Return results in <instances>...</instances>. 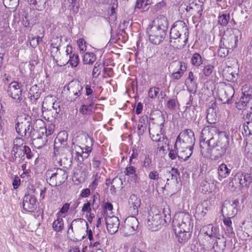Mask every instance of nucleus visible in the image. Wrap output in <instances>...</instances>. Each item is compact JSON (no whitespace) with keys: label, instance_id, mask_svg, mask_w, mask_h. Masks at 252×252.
<instances>
[{"label":"nucleus","instance_id":"nucleus-1","mask_svg":"<svg viewBox=\"0 0 252 252\" xmlns=\"http://www.w3.org/2000/svg\"><path fill=\"white\" fill-rule=\"evenodd\" d=\"M195 141L194 132L190 129H185L179 133L174 145L179 153V159L187 160L192 155Z\"/></svg>","mask_w":252,"mask_h":252},{"label":"nucleus","instance_id":"nucleus-2","mask_svg":"<svg viewBox=\"0 0 252 252\" xmlns=\"http://www.w3.org/2000/svg\"><path fill=\"white\" fill-rule=\"evenodd\" d=\"M208 132L211 140L214 142L213 147L217 152L215 157L213 158L214 161L221 158L226 153L229 146V138L224 132L220 131L214 126H208Z\"/></svg>","mask_w":252,"mask_h":252},{"label":"nucleus","instance_id":"nucleus-3","mask_svg":"<svg viewBox=\"0 0 252 252\" xmlns=\"http://www.w3.org/2000/svg\"><path fill=\"white\" fill-rule=\"evenodd\" d=\"M190 216L188 214L181 213L173 221V230L178 241L181 244L186 243L190 237V234L187 231L189 223Z\"/></svg>","mask_w":252,"mask_h":252},{"label":"nucleus","instance_id":"nucleus-4","mask_svg":"<svg viewBox=\"0 0 252 252\" xmlns=\"http://www.w3.org/2000/svg\"><path fill=\"white\" fill-rule=\"evenodd\" d=\"M23 143L24 140L22 138H16L14 140L11 151L15 160L19 163H22L25 159V157L30 159L33 157L31 149L28 146L24 145Z\"/></svg>","mask_w":252,"mask_h":252},{"label":"nucleus","instance_id":"nucleus-5","mask_svg":"<svg viewBox=\"0 0 252 252\" xmlns=\"http://www.w3.org/2000/svg\"><path fill=\"white\" fill-rule=\"evenodd\" d=\"M208 129V127H204L201 133L200 139V154L204 158L210 159L211 160L214 161L213 158L215 157V155L212 154V150L214 149L213 147L214 142L213 140H211Z\"/></svg>","mask_w":252,"mask_h":252},{"label":"nucleus","instance_id":"nucleus-6","mask_svg":"<svg viewBox=\"0 0 252 252\" xmlns=\"http://www.w3.org/2000/svg\"><path fill=\"white\" fill-rule=\"evenodd\" d=\"M46 180L52 187L59 186L63 184L68 178L66 170L61 168H54L48 169L45 173Z\"/></svg>","mask_w":252,"mask_h":252},{"label":"nucleus","instance_id":"nucleus-7","mask_svg":"<svg viewBox=\"0 0 252 252\" xmlns=\"http://www.w3.org/2000/svg\"><path fill=\"white\" fill-rule=\"evenodd\" d=\"M16 124L17 133L22 137H32V117L27 114H23L17 117Z\"/></svg>","mask_w":252,"mask_h":252},{"label":"nucleus","instance_id":"nucleus-8","mask_svg":"<svg viewBox=\"0 0 252 252\" xmlns=\"http://www.w3.org/2000/svg\"><path fill=\"white\" fill-rule=\"evenodd\" d=\"M181 6L190 15H192V20L194 23L198 22L201 20L202 16L204 5L202 2L197 3L193 1L189 5L182 4Z\"/></svg>","mask_w":252,"mask_h":252},{"label":"nucleus","instance_id":"nucleus-9","mask_svg":"<svg viewBox=\"0 0 252 252\" xmlns=\"http://www.w3.org/2000/svg\"><path fill=\"white\" fill-rule=\"evenodd\" d=\"M146 33L149 41L155 45H158L162 42L166 35V32L159 30L157 27L149 26L147 29Z\"/></svg>","mask_w":252,"mask_h":252},{"label":"nucleus","instance_id":"nucleus-10","mask_svg":"<svg viewBox=\"0 0 252 252\" xmlns=\"http://www.w3.org/2000/svg\"><path fill=\"white\" fill-rule=\"evenodd\" d=\"M52 105L47 106L45 101L43 102L42 106V115L44 118L49 122H54L60 111L59 105L54 102L51 103Z\"/></svg>","mask_w":252,"mask_h":252},{"label":"nucleus","instance_id":"nucleus-11","mask_svg":"<svg viewBox=\"0 0 252 252\" xmlns=\"http://www.w3.org/2000/svg\"><path fill=\"white\" fill-rule=\"evenodd\" d=\"M83 89L79 81L76 80L70 82L67 86V100L70 102L75 101L81 95Z\"/></svg>","mask_w":252,"mask_h":252},{"label":"nucleus","instance_id":"nucleus-12","mask_svg":"<svg viewBox=\"0 0 252 252\" xmlns=\"http://www.w3.org/2000/svg\"><path fill=\"white\" fill-rule=\"evenodd\" d=\"M138 223L137 219L134 216L128 217L125 220L124 224L120 230L125 236H129L134 233L137 229Z\"/></svg>","mask_w":252,"mask_h":252},{"label":"nucleus","instance_id":"nucleus-13","mask_svg":"<svg viewBox=\"0 0 252 252\" xmlns=\"http://www.w3.org/2000/svg\"><path fill=\"white\" fill-rule=\"evenodd\" d=\"M189 29L186 24L183 21L175 22L170 30V37L186 36L189 37Z\"/></svg>","mask_w":252,"mask_h":252},{"label":"nucleus","instance_id":"nucleus-14","mask_svg":"<svg viewBox=\"0 0 252 252\" xmlns=\"http://www.w3.org/2000/svg\"><path fill=\"white\" fill-rule=\"evenodd\" d=\"M234 180L240 187L249 188L252 183V174L251 172L240 171L235 175Z\"/></svg>","mask_w":252,"mask_h":252},{"label":"nucleus","instance_id":"nucleus-15","mask_svg":"<svg viewBox=\"0 0 252 252\" xmlns=\"http://www.w3.org/2000/svg\"><path fill=\"white\" fill-rule=\"evenodd\" d=\"M7 93L8 95L16 100L17 103H21L23 98L22 97V89L20 84L17 82H12L8 86Z\"/></svg>","mask_w":252,"mask_h":252},{"label":"nucleus","instance_id":"nucleus-16","mask_svg":"<svg viewBox=\"0 0 252 252\" xmlns=\"http://www.w3.org/2000/svg\"><path fill=\"white\" fill-rule=\"evenodd\" d=\"M223 44L226 48L233 50L237 46L238 37L236 36L233 31H227L222 37Z\"/></svg>","mask_w":252,"mask_h":252},{"label":"nucleus","instance_id":"nucleus-17","mask_svg":"<svg viewBox=\"0 0 252 252\" xmlns=\"http://www.w3.org/2000/svg\"><path fill=\"white\" fill-rule=\"evenodd\" d=\"M37 200L34 195L25 194L23 201L24 209L28 212H33L37 208Z\"/></svg>","mask_w":252,"mask_h":252},{"label":"nucleus","instance_id":"nucleus-18","mask_svg":"<svg viewBox=\"0 0 252 252\" xmlns=\"http://www.w3.org/2000/svg\"><path fill=\"white\" fill-rule=\"evenodd\" d=\"M68 133L66 131H61L57 135L54 141V148H58L60 151H63L67 145Z\"/></svg>","mask_w":252,"mask_h":252},{"label":"nucleus","instance_id":"nucleus-19","mask_svg":"<svg viewBox=\"0 0 252 252\" xmlns=\"http://www.w3.org/2000/svg\"><path fill=\"white\" fill-rule=\"evenodd\" d=\"M211 201L208 200H204L199 203L195 209V217L198 218V219L204 217L211 209Z\"/></svg>","mask_w":252,"mask_h":252},{"label":"nucleus","instance_id":"nucleus-20","mask_svg":"<svg viewBox=\"0 0 252 252\" xmlns=\"http://www.w3.org/2000/svg\"><path fill=\"white\" fill-rule=\"evenodd\" d=\"M163 124L153 125L149 127V131L151 139L153 141L160 142L161 139H163V135L162 133Z\"/></svg>","mask_w":252,"mask_h":252},{"label":"nucleus","instance_id":"nucleus-21","mask_svg":"<svg viewBox=\"0 0 252 252\" xmlns=\"http://www.w3.org/2000/svg\"><path fill=\"white\" fill-rule=\"evenodd\" d=\"M32 137L37 136V134L44 135L46 132V127L44 122L40 119L32 118Z\"/></svg>","mask_w":252,"mask_h":252},{"label":"nucleus","instance_id":"nucleus-22","mask_svg":"<svg viewBox=\"0 0 252 252\" xmlns=\"http://www.w3.org/2000/svg\"><path fill=\"white\" fill-rule=\"evenodd\" d=\"M128 213L131 216H136L138 214V208L141 205V200L136 195L132 194L128 200Z\"/></svg>","mask_w":252,"mask_h":252},{"label":"nucleus","instance_id":"nucleus-23","mask_svg":"<svg viewBox=\"0 0 252 252\" xmlns=\"http://www.w3.org/2000/svg\"><path fill=\"white\" fill-rule=\"evenodd\" d=\"M202 231L210 240H214L215 239L221 236L219 227L214 226L212 224L204 225L202 228Z\"/></svg>","mask_w":252,"mask_h":252},{"label":"nucleus","instance_id":"nucleus-24","mask_svg":"<svg viewBox=\"0 0 252 252\" xmlns=\"http://www.w3.org/2000/svg\"><path fill=\"white\" fill-rule=\"evenodd\" d=\"M161 221V216L160 214L156 213L152 216L150 215L148 219L147 226L152 231H156L159 228Z\"/></svg>","mask_w":252,"mask_h":252},{"label":"nucleus","instance_id":"nucleus-25","mask_svg":"<svg viewBox=\"0 0 252 252\" xmlns=\"http://www.w3.org/2000/svg\"><path fill=\"white\" fill-rule=\"evenodd\" d=\"M234 94V88L231 86L225 85L219 92V95L223 103H229Z\"/></svg>","mask_w":252,"mask_h":252},{"label":"nucleus","instance_id":"nucleus-26","mask_svg":"<svg viewBox=\"0 0 252 252\" xmlns=\"http://www.w3.org/2000/svg\"><path fill=\"white\" fill-rule=\"evenodd\" d=\"M63 151H61L63 152L62 154V158L58 161L61 166H63V168L67 169L72 164V153L69 149H64Z\"/></svg>","mask_w":252,"mask_h":252},{"label":"nucleus","instance_id":"nucleus-27","mask_svg":"<svg viewBox=\"0 0 252 252\" xmlns=\"http://www.w3.org/2000/svg\"><path fill=\"white\" fill-rule=\"evenodd\" d=\"M189 37L186 36H177V37H170V45L174 49H180L183 48L187 44Z\"/></svg>","mask_w":252,"mask_h":252},{"label":"nucleus","instance_id":"nucleus-28","mask_svg":"<svg viewBox=\"0 0 252 252\" xmlns=\"http://www.w3.org/2000/svg\"><path fill=\"white\" fill-rule=\"evenodd\" d=\"M62 36L60 37L56 36L53 37L51 40L52 43H51V55L54 61L55 60V57L59 55L60 54L59 46L62 41Z\"/></svg>","mask_w":252,"mask_h":252},{"label":"nucleus","instance_id":"nucleus-29","mask_svg":"<svg viewBox=\"0 0 252 252\" xmlns=\"http://www.w3.org/2000/svg\"><path fill=\"white\" fill-rule=\"evenodd\" d=\"M213 241H215L213 246L212 249L215 252H223L225 249L226 246V240L223 236H220Z\"/></svg>","mask_w":252,"mask_h":252},{"label":"nucleus","instance_id":"nucleus-30","mask_svg":"<svg viewBox=\"0 0 252 252\" xmlns=\"http://www.w3.org/2000/svg\"><path fill=\"white\" fill-rule=\"evenodd\" d=\"M221 211L226 217L229 218H234L237 214L236 205L234 204H226L222 206Z\"/></svg>","mask_w":252,"mask_h":252},{"label":"nucleus","instance_id":"nucleus-31","mask_svg":"<svg viewBox=\"0 0 252 252\" xmlns=\"http://www.w3.org/2000/svg\"><path fill=\"white\" fill-rule=\"evenodd\" d=\"M178 70L171 74V78L172 80H179L187 70V64L182 62L178 63Z\"/></svg>","mask_w":252,"mask_h":252},{"label":"nucleus","instance_id":"nucleus-32","mask_svg":"<svg viewBox=\"0 0 252 252\" xmlns=\"http://www.w3.org/2000/svg\"><path fill=\"white\" fill-rule=\"evenodd\" d=\"M168 25V22L166 17L163 15H159L157 18L156 21L155 22V25L151 26L157 27L158 29L166 32Z\"/></svg>","mask_w":252,"mask_h":252},{"label":"nucleus","instance_id":"nucleus-33","mask_svg":"<svg viewBox=\"0 0 252 252\" xmlns=\"http://www.w3.org/2000/svg\"><path fill=\"white\" fill-rule=\"evenodd\" d=\"M200 190L203 193H209L215 189V186L212 182H209L207 178L202 181L200 186Z\"/></svg>","mask_w":252,"mask_h":252},{"label":"nucleus","instance_id":"nucleus-34","mask_svg":"<svg viewBox=\"0 0 252 252\" xmlns=\"http://www.w3.org/2000/svg\"><path fill=\"white\" fill-rule=\"evenodd\" d=\"M41 89L37 85H34L32 86L29 92V97L31 100H33L35 102L40 96L41 94Z\"/></svg>","mask_w":252,"mask_h":252},{"label":"nucleus","instance_id":"nucleus-35","mask_svg":"<svg viewBox=\"0 0 252 252\" xmlns=\"http://www.w3.org/2000/svg\"><path fill=\"white\" fill-rule=\"evenodd\" d=\"M44 135L37 134V136L30 137L32 140V144L35 148L41 149L46 143V137H43Z\"/></svg>","mask_w":252,"mask_h":252},{"label":"nucleus","instance_id":"nucleus-36","mask_svg":"<svg viewBox=\"0 0 252 252\" xmlns=\"http://www.w3.org/2000/svg\"><path fill=\"white\" fill-rule=\"evenodd\" d=\"M231 169H229L225 163H221L218 168V175L219 180L221 181L222 179L229 176Z\"/></svg>","mask_w":252,"mask_h":252},{"label":"nucleus","instance_id":"nucleus-37","mask_svg":"<svg viewBox=\"0 0 252 252\" xmlns=\"http://www.w3.org/2000/svg\"><path fill=\"white\" fill-rule=\"evenodd\" d=\"M152 2V0H136L135 8L139 9L140 12H145L149 9Z\"/></svg>","mask_w":252,"mask_h":252},{"label":"nucleus","instance_id":"nucleus-38","mask_svg":"<svg viewBox=\"0 0 252 252\" xmlns=\"http://www.w3.org/2000/svg\"><path fill=\"white\" fill-rule=\"evenodd\" d=\"M68 57L69 59L68 61H67V58L65 62L63 63L62 64L58 63V61H56V63H57V65L61 66L65 65L68 63H69L70 65H71L72 67L77 66L78 64L79 61V57L78 55L73 54V55H70Z\"/></svg>","mask_w":252,"mask_h":252},{"label":"nucleus","instance_id":"nucleus-39","mask_svg":"<svg viewBox=\"0 0 252 252\" xmlns=\"http://www.w3.org/2000/svg\"><path fill=\"white\" fill-rule=\"evenodd\" d=\"M251 100L249 98L241 96L239 101L236 103V106L239 110H245L250 107V101Z\"/></svg>","mask_w":252,"mask_h":252},{"label":"nucleus","instance_id":"nucleus-40","mask_svg":"<svg viewBox=\"0 0 252 252\" xmlns=\"http://www.w3.org/2000/svg\"><path fill=\"white\" fill-rule=\"evenodd\" d=\"M147 126L146 117H141L138 121L137 125V133L139 135H142L146 131Z\"/></svg>","mask_w":252,"mask_h":252},{"label":"nucleus","instance_id":"nucleus-41","mask_svg":"<svg viewBox=\"0 0 252 252\" xmlns=\"http://www.w3.org/2000/svg\"><path fill=\"white\" fill-rule=\"evenodd\" d=\"M52 228L57 232L61 231L64 228L63 219L58 218L57 220H55L52 224Z\"/></svg>","mask_w":252,"mask_h":252},{"label":"nucleus","instance_id":"nucleus-42","mask_svg":"<svg viewBox=\"0 0 252 252\" xmlns=\"http://www.w3.org/2000/svg\"><path fill=\"white\" fill-rule=\"evenodd\" d=\"M47 0H32L31 4L35 7V9L38 11H42L46 7Z\"/></svg>","mask_w":252,"mask_h":252},{"label":"nucleus","instance_id":"nucleus-43","mask_svg":"<svg viewBox=\"0 0 252 252\" xmlns=\"http://www.w3.org/2000/svg\"><path fill=\"white\" fill-rule=\"evenodd\" d=\"M120 225V220L117 217L111 216V234L118 231Z\"/></svg>","mask_w":252,"mask_h":252},{"label":"nucleus","instance_id":"nucleus-44","mask_svg":"<svg viewBox=\"0 0 252 252\" xmlns=\"http://www.w3.org/2000/svg\"><path fill=\"white\" fill-rule=\"evenodd\" d=\"M96 60V57L93 53H86L84 55L83 63L84 64L93 63Z\"/></svg>","mask_w":252,"mask_h":252},{"label":"nucleus","instance_id":"nucleus-45","mask_svg":"<svg viewBox=\"0 0 252 252\" xmlns=\"http://www.w3.org/2000/svg\"><path fill=\"white\" fill-rule=\"evenodd\" d=\"M241 90L242 96L252 99V88L250 85L246 84L243 86Z\"/></svg>","mask_w":252,"mask_h":252},{"label":"nucleus","instance_id":"nucleus-46","mask_svg":"<svg viewBox=\"0 0 252 252\" xmlns=\"http://www.w3.org/2000/svg\"><path fill=\"white\" fill-rule=\"evenodd\" d=\"M230 20L229 14H222L218 16V23L222 27H225Z\"/></svg>","mask_w":252,"mask_h":252},{"label":"nucleus","instance_id":"nucleus-47","mask_svg":"<svg viewBox=\"0 0 252 252\" xmlns=\"http://www.w3.org/2000/svg\"><path fill=\"white\" fill-rule=\"evenodd\" d=\"M94 105V103L92 102L89 104H83L81 106L79 109V112L83 115L90 114L92 112V107Z\"/></svg>","mask_w":252,"mask_h":252},{"label":"nucleus","instance_id":"nucleus-48","mask_svg":"<svg viewBox=\"0 0 252 252\" xmlns=\"http://www.w3.org/2000/svg\"><path fill=\"white\" fill-rule=\"evenodd\" d=\"M4 6L8 8L15 9L19 4V0H3Z\"/></svg>","mask_w":252,"mask_h":252},{"label":"nucleus","instance_id":"nucleus-49","mask_svg":"<svg viewBox=\"0 0 252 252\" xmlns=\"http://www.w3.org/2000/svg\"><path fill=\"white\" fill-rule=\"evenodd\" d=\"M191 63L194 66H200L203 63L201 55L198 53H194L191 58Z\"/></svg>","mask_w":252,"mask_h":252},{"label":"nucleus","instance_id":"nucleus-50","mask_svg":"<svg viewBox=\"0 0 252 252\" xmlns=\"http://www.w3.org/2000/svg\"><path fill=\"white\" fill-rule=\"evenodd\" d=\"M214 66L212 64H207L204 66L202 69L203 74L206 77H209L211 75L214 70Z\"/></svg>","mask_w":252,"mask_h":252},{"label":"nucleus","instance_id":"nucleus-51","mask_svg":"<svg viewBox=\"0 0 252 252\" xmlns=\"http://www.w3.org/2000/svg\"><path fill=\"white\" fill-rule=\"evenodd\" d=\"M103 208V215L105 217V223H106V228L107 229V230L109 231V230L108 226H109V224L108 223V218L109 217H107L108 213L107 212V210L110 211V202H106L104 204Z\"/></svg>","mask_w":252,"mask_h":252},{"label":"nucleus","instance_id":"nucleus-52","mask_svg":"<svg viewBox=\"0 0 252 252\" xmlns=\"http://www.w3.org/2000/svg\"><path fill=\"white\" fill-rule=\"evenodd\" d=\"M142 166L146 169L152 167L153 166L152 158L149 155H146L145 158L142 161Z\"/></svg>","mask_w":252,"mask_h":252},{"label":"nucleus","instance_id":"nucleus-53","mask_svg":"<svg viewBox=\"0 0 252 252\" xmlns=\"http://www.w3.org/2000/svg\"><path fill=\"white\" fill-rule=\"evenodd\" d=\"M124 172L125 175L126 176L134 175L136 177H137V175L136 174V168L129 163V165L126 167Z\"/></svg>","mask_w":252,"mask_h":252},{"label":"nucleus","instance_id":"nucleus-54","mask_svg":"<svg viewBox=\"0 0 252 252\" xmlns=\"http://www.w3.org/2000/svg\"><path fill=\"white\" fill-rule=\"evenodd\" d=\"M159 91V88L155 87H152L148 91V96L151 98H155L157 96Z\"/></svg>","mask_w":252,"mask_h":252},{"label":"nucleus","instance_id":"nucleus-55","mask_svg":"<svg viewBox=\"0 0 252 252\" xmlns=\"http://www.w3.org/2000/svg\"><path fill=\"white\" fill-rule=\"evenodd\" d=\"M9 29L4 27H0V38L1 40L4 39L9 36Z\"/></svg>","mask_w":252,"mask_h":252},{"label":"nucleus","instance_id":"nucleus-56","mask_svg":"<svg viewBox=\"0 0 252 252\" xmlns=\"http://www.w3.org/2000/svg\"><path fill=\"white\" fill-rule=\"evenodd\" d=\"M139 151L136 148H133L132 150V154L129 158V163L132 164L133 163L132 160L133 159H137L139 156Z\"/></svg>","mask_w":252,"mask_h":252},{"label":"nucleus","instance_id":"nucleus-57","mask_svg":"<svg viewBox=\"0 0 252 252\" xmlns=\"http://www.w3.org/2000/svg\"><path fill=\"white\" fill-rule=\"evenodd\" d=\"M169 174L171 175L172 180H177L180 175V172L177 168H172Z\"/></svg>","mask_w":252,"mask_h":252},{"label":"nucleus","instance_id":"nucleus-58","mask_svg":"<svg viewBox=\"0 0 252 252\" xmlns=\"http://www.w3.org/2000/svg\"><path fill=\"white\" fill-rule=\"evenodd\" d=\"M101 66L98 65L94 66L92 72V76L93 78H97L100 73Z\"/></svg>","mask_w":252,"mask_h":252},{"label":"nucleus","instance_id":"nucleus-59","mask_svg":"<svg viewBox=\"0 0 252 252\" xmlns=\"http://www.w3.org/2000/svg\"><path fill=\"white\" fill-rule=\"evenodd\" d=\"M148 177L151 180H158L159 177V173L156 170H153L149 172Z\"/></svg>","mask_w":252,"mask_h":252},{"label":"nucleus","instance_id":"nucleus-60","mask_svg":"<svg viewBox=\"0 0 252 252\" xmlns=\"http://www.w3.org/2000/svg\"><path fill=\"white\" fill-rule=\"evenodd\" d=\"M176 99H169V100H168L167 103V107L171 110L174 109L176 107Z\"/></svg>","mask_w":252,"mask_h":252},{"label":"nucleus","instance_id":"nucleus-61","mask_svg":"<svg viewBox=\"0 0 252 252\" xmlns=\"http://www.w3.org/2000/svg\"><path fill=\"white\" fill-rule=\"evenodd\" d=\"M29 39L30 40V45L32 47L35 48L38 45V41L35 40V36H33V35H32L31 36H29Z\"/></svg>","mask_w":252,"mask_h":252},{"label":"nucleus","instance_id":"nucleus-62","mask_svg":"<svg viewBox=\"0 0 252 252\" xmlns=\"http://www.w3.org/2000/svg\"><path fill=\"white\" fill-rule=\"evenodd\" d=\"M21 180L18 176H15L12 183V185L14 189H17L20 186Z\"/></svg>","mask_w":252,"mask_h":252},{"label":"nucleus","instance_id":"nucleus-63","mask_svg":"<svg viewBox=\"0 0 252 252\" xmlns=\"http://www.w3.org/2000/svg\"><path fill=\"white\" fill-rule=\"evenodd\" d=\"M225 233L229 237H233L235 236V233L233 227H226V229L225 230Z\"/></svg>","mask_w":252,"mask_h":252},{"label":"nucleus","instance_id":"nucleus-64","mask_svg":"<svg viewBox=\"0 0 252 252\" xmlns=\"http://www.w3.org/2000/svg\"><path fill=\"white\" fill-rule=\"evenodd\" d=\"M227 48H220L218 50V55L221 57H225L228 54Z\"/></svg>","mask_w":252,"mask_h":252}]
</instances>
